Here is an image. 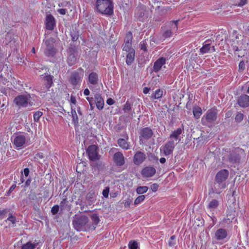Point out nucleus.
Returning <instances> with one entry per match:
<instances>
[{
    "label": "nucleus",
    "instance_id": "obj_1",
    "mask_svg": "<svg viewBox=\"0 0 249 249\" xmlns=\"http://www.w3.org/2000/svg\"><path fill=\"white\" fill-rule=\"evenodd\" d=\"M94 10L102 15L111 16L114 14L113 0H96Z\"/></svg>",
    "mask_w": 249,
    "mask_h": 249
},
{
    "label": "nucleus",
    "instance_id": "obj_2",
    "mask_svg": "<svg viewBox=\"0 0 249 249\" xmlns=\"http://www.w3.org/2000/svg\"><path fill=\"white\" fill-rule=\"evenodd\" d=\"M73 228L78 231H89V219L85 215L75 214L72 221Z\"/></svg>",
    "mask_w": 249,
    "mask_h": 249
},
{
    "label": "nucleus",
    "instance_id": "obj_3",
    "mask_svg": "<svg viewBox=\"0 0 249 249\" xmlns=\"http://www.w3.org/2000/svg\"><path fill=\"white\" fill-rule=\"evenodd\" d=\"M30 94L19 95L15 98L14 102L19 107H25L28 105L32 107L34 103L30 101Z\"/></svg>",
    "mask_w": 249,
    "mask_h": 249
},
{
    "label": "nucleus",
    "instance_id": "obj_4",
    "mask_svg": "<svg viewBox=\"0 0 249 249\" xmlns=\"http://www.w3.org/2000/svg\"><path fill=\"white\" fill-rule=\"evenodd\" d=\"M227 154L224 155L222 159L223 160L229 161L231 163H237L240 160V156L234 150H231V148H227L223 149Z\"/></svg>",
    "mask_w": 249,
    "mask_h": 249
},
{
    "label": "nucleus",
    "instance_id": "obj_5",
    "mask_svg": "<svg viewBox=\"0 0 249 249\" xmlns=\"http://www.w3.org/2000/svg\"><path fill=\"white\" fill-rule=\"evenodd\" d=\"M84 70L80 68L71 73L69 81L74 86L80 85L84 76Z\"/></svg>",
    "mask_w": 249,
    "mask_h": 249
},
{
    "label": "nucleus",
    "instance_id": "obj_6",
    "mask_svg": "<svg viewBox=\"0 0 249 249\" xmlns=\"http://www.w3.org/2000/svg\"><path fill=\"white\" fill-rule=\"evenodd\" d=\"M217 113L218 110L215 107L208 109L205 115L202 118V124H204L206 123H213L216 121Z\"/></svg>",
    "mask_w": 249,
    "mask_h": 249
},
{
    "label": "nucleus",
    "instance_id": "obj_7",
    "mask_svg": "<svg viewBox=\"0 0 249 249\" xmlns=\"http://www.w3.org/2000/svg\"><path fill=\"white\" fill-rule=\"evenodd\" d=\"M13 143L17 150L21 149L23 146L29 144L27 141L26 135L21 133L15 136Z\"/></svg>",
    "mask_w": 249,
    "mask_h": 249
},
{
    "label": "nucleus",
    "instance_id": "obj_8",
    "mask_svg": "<svg viewBox=\"0 0 249 249\" xmlns=\"http://www.w3.org/2000/svg\"><path fill=\"white\" fill-rule=\"evenodd\" d=\"M53 39L50 38L44 40L46 49L44 50V54L48 57H54L56 53L57 50L54 47Z\"/></svg>",
    "mask_w": 249,
    "mask_h": 249
},
{
    "label": "nucleus",
    "instance_id": "obj_9",
    "mask_svg": "<svg viewBox=\"0 0 249 249\" xmlns=\"http://www.w3.org/2000/svg\"><path fill=\"white\" fill-rule=\"evenodd\" d=\"M77 52V48L74 45H71L67 49V63L69 66L75 65L77 62L76 53Z\"/></svg>",
    "mask_w": 249,
    "mask_h": 249
},
{
    "label": "nucleus",
    "instance_id": "obj_10",
    "mask_svg": "<svg viewBox=\"0 0 249 249\" xmlns=\"http://www.w3.org/2000/svg\"><path fill=\"white\" fill-rule=\"evenodd\" d=\"M139 140L141 144H144L153 135L152 130L149 127H144L141 129L139 132Z\"/></svg>",
    "mask_w": 249,
    "mask_h": 249
},
{
    "label": "nucleus",
    "instance_id": "obj_11",
    "mask_svg": "<svg viewBox=\"0 0 249 249\" xmlns=\"http://www.w3.org/2000/svg\"><path fill=\"white\" fill-rule=\"evenodd\" d=\"M97 150L98 147L94 144L90 145L88 147L86 150V154L88 155L89 160L95 161L100 159Z\"/></svg>",
    "mask_w": 249,
    "mask_h": 249
},
{
    "label": "nucleus",
    "instance_id": "obj_12",
    "mask_svg": "<svg viewBox=\"0 0 249 249\" xmlns=\"http://www.w3.org/2000/svg\"><path fill=\"white\" fill-rule=\"evenodd\" d=\"M215 51L214 46L211 45V40H207L203 44L202 47L200 49V54H203L211 53Z\"/></svg>",
    "mask_w": 249,
    "mask_h": 249
},
{
    "label": "nucleus",
    "instance_id": "obj_13",
    "mask_svg": "<svg viewBox=\"0 0 249 249\" xmlns=\"http://www.w3.org/2000/svg\"><path fill=\"white\" fill-rule=\"evenodd\" d=\"M229 175V172L227 169H222L218 171L215 176V181L219 184L226 180Z\"/></svg>",
    "mask_w": 249,
    "mask_h": 249
},
{
    "label": "nucleus",
    "instance_id": "obj_14",
    "mask_svg": "<svg viewBox=\"0 0 249 249\" xmlns=\"http://www.w3.org/2000/svg\"><path fill=\"white\" fill-rule=\"evenodd\" d=\"M178 20H173L169 23L170 29L166 30L162 35L165 38L170 37L173 32L178 30Z\"/></svg>",
    "mask_w": 249,
    "mask_h": 249
},
{
    "label": "nucleus",
    "instance_id": "obj_15",
    "mask_svg": "<svg viewBox=\"0 0 249 249\" xmlns=\"http://www.w3.org/2000/svg\"><path fill=\"white\" fill-rule=\"evenodd\" d=\"M132 34L131 32H129L128 33H127L124 43L123 46V51L128 52L134 51V49L132 48Z\"/></svg>",
    "mask_w": 249,
    "mask_h": 249
},
{
    "label": "nucleus",
    "instance_id": "obj_16",
    "mask_svg": "<svg viewBox=\"0 0 249 249\" xmlns=\"http://www.w3.org/2000/svg\"><path fill=\"white\" fill-rule=\"evenodd\" d=\"M175 143L173 140L168 141L163 147V152L165 156H168L171 154L175 148Z\"/></svg>",
    "mask_w": 249,
    "mask_h": 249
},
{
    "label": "nucleus",
    "instance_id": "obj_17",
    "mask_svg": "<svg viewBox=\"0 0 249 249\" xmlns=\"http://www.w3.org/2000/svg\"><path fill=\"white\" fill-rule=\"evenodd\" d=\"M228 237L227 230L224 228L217 229L214 233V238L218 241H224Z\"/></svg>",
    "mask_w": 249,
    "mask_h": 249
},
{
    "label": "nucleus",
    "instance_id": "obj_18",
    "mask_svg": "<svg viewBox=\"0 0 249 249\" xmlns=\"http://www.w3.org/2000/svg\"><path fill=\"white\" fill-rule=\"evenodd\" d=\"M156 172V169L152 166H146L141 171V174L143 177L150 178L154 176Z\"/></svg>",
    "mask_w": 249,
    "mask_h": 249
},
{
    "label": "nucleus",
    "instance_id": "obj_19",
    "mask_svg": "<svg viewBox=\"0 0 249 249\" xmlns=\"http://www.w3.org/2000/svg\"><path fill=\"white\" fill-rule=\"evenodd\" d=\"M146 159L145 154L141 151H137L134 155L133 162L135 165L141 164Z\"/></svg>",
    "mask_w": 249,
    "mask_h": 249
},
{
    "label": "nucleus",
    "instance_id": "obj_20",
    "mask_svg": "<svg viewBox=\"0 0 249 249\" xmlns=\"http://www.w3.org/2000/svg\"><path fill=\"white\" fill-rule=\"evenodd\" d=\"M237 104L241 107H249V96L245 94H241L237 99Z\"/></svg>",
    "mask_w": 249,
    "mask_h": 249
},
{
    "label": "nucleus",
    "instance_id": "obj_21",
    "mask_svg": "<svg viewBox=\"0 0 249 249\" xmlns=\"http://www.w3.org/2000/svg\"><path fill=\"white\" fill-rule=\"evenodd\" d=\"M166 59L165 58L161 57L158 59L154 63L153 71L155 72H158L161 69L162 67L166 63Z\"/></svg>",
    "mask_w": 249,
    "mask_h": 249
},
{
    "label": "nucleus",
    "instance_id": "obj_22",
    "mask_svg": "<svg viewBox=\"0 0 249 249\" xmlns=\"http://www.w3.org/2000/svg\"><path fill=\"white\" fill-rule=\"evenodd\" d=\"M46 29L52 31L55 26V21L54 17L51 14L47 16L45 21Z\"/></svg>",
    "mask_w": 249,
    "mask_h": 249
},
{
    "label": "nucleus",
    "instance_id": "obj_23",
    "mask_svg": "<svg viewBox=\"0 0 249 249\" xmlns=\"http://www.w3.org/2000/svg\"><path fill=\"white\" fill-rule=\"evenodd\" d=\"M94 103L99 110H102L104 106V100L102 95L99 93L94 95Z\"/></svg>",
    "mask_w": 249,
    "mask_h": 249
},
{
    "label": "nucleus",
    "instance_id": "obj_24",
    "mask_svg": "<svg viewBox=\"0 0 249 249\" xmlns=\"http://www.w3.org/2000/svg\"><path fill=\"white\" fill-rule=\"evenodd\" d=\"M115 163L117 166H121L124 164V157L121 152H116L113 156Z\"/></svg>",
    "mask_w": 249,
    "mask_h": 249
},
{
    "label": "nucleus",
    "instance_id": "obj_25",
    "mask_svg": "<svg viewBox=\"0 0 249 249\" xmlns=\"http://www.w3.org/2000/svg\"><path fill=\"white\" fill-rule=\"evenodd\" d=\"M53 76L51 75H46L44 77V80L45 81L44 85L45 87L44 88L45 89L43 91V92L45 93L47 90L49 89L52 86L53 82Z\"/></svg>",
    "mask_w": 249,
    "mask_h": 249
},
{
    "label": "nucleus",
    "instance_id": "obj_26",
    "mask_svg": "<svg viewBox=\"0 0 249 249\" xmlns=\"http://www.w3.org/2000/svg\"><path fill=\"white\" fill-rule=\"evenodd\" d=\"M91 220L92 222L89 221V227H90V231H93L95 230L100 219L96 214H94L91 216Z\"/></svg>",
    "mask_w": 249,
    "mask_h": 249
},
{
    "label": "nucleus",
    "instance_id": "obj_27",
    "mask_svg": "<svg viewBox=\"0 0 249 249\" xmlns=\"http://www.w3.org/2000/svg\"><path fill=\"white\" fill-rule=\"evenodd\" d=\"M184 126L182 125L181 127L178 128L177 129L174 130L170 135L169 138L177 140L179 136L184 132Z\"/></svg>",
    "mask_w": 249,
    "mask_h": 249
},
{
    "label": "nucleus",
    "instance_id": "obj_28",
    "mask_svg": "<svg viewBox=\"0 0 249 249\" xmlns=\"http://www.w3.org/2000/svg\"><path fill=\"white\" fill-rule=\"evenodd\" d=\"M98 75L96 72H92L89 75V82L90 84L95 85L98 83Z\"/></svg>",
    "mask_w": 249,
    "mask_h": 249
},
{
    "label": "nucleus",
    "instance_id": "obj_29",
    "mask_svg": "<svg viewBox=\"0 0 249 249\" xmlns=\"http://www.w3.org/2000/svg\"><path fill=\"white\" fill-rule=\"evenodd\" d=\"M127 53L125 62L127 65L130 66L134 61L135 51L134 50Z\"/></svg>",
    "mask_w": 249,
    "mask_h": 249
},
{
    "label": "nucleus",
    "instance_id": "obj_30",
    "mask_svg": "<svg viewBox=\"0 0 249 249\" xmlns=\"http://www.w3.org/2000/svg\"><path fill=\"white\" fill-rule=\"evenodd\" d=\"M71 113L72 116V122L74 125H77L78 124V117L76 113V108L72 105L71 106Z\"/></svg>",
    "mask_w": 249,
    "mask_h": 249
},
{
    "label": "nucleus",
    "instance_id": "obj_31",
    "mask_svg": "<svg viewBox=\"0 0 249 249\" xmlns=\"http://www.w3.org/2000/svg\"><path fill=\"white\" fill-rule=\"evenodd\" d=\"M193 113L194 117L198 119L202 114V110L199 107L196 106L193 108Z\"/></svg>",
    "mask_w": 249,
    "mask_h": 249
},
{
    "label": "nucleus",
    "instance_id": "obj_32",
    "mask_svg": "<svg viewBox=\"0 0 249 249\" xmlns=\"http://www.w3.org/2000/svg\"><path fill=\"white\" fill-rule=\"evenodd\" d=\"M117 143L119 146L124 149L127 150L129 149V146L128 142L124 139H119L118 140Z\"/></svg>",
    "mask_w": 249,
    "mask_h": 249
},
{
    "label": "nucleus",
    "instance_id": "obj_33",
    "mask_svg": "<svg viewBox=\"0 0 249 249\" xmlns=\"http://www.w3.org/2000/svg\"><path fill=\"white\" fill-rule=\"evenodd\" d=\"M163 95V90L160 89H156L151 96V99H159Z\"/></svg>",
    "mask_w": 249,
    "mask_h": 249
},
{
    "label": "nucleus",
    "instance_id": "obj_34",
    "mask_svg": "<svg viewBox=\"0 0 249 249\" xmlns=\"http://www.w3.org/2000/svg\"><path fill=\"white\" fill-rule=\"evenodd\" d=\"M36 246L37 245L36 243L28 242L21 246V249H35Z\"/></svg>",
    "mask_w": 249,
    "mask_h": 249
},
{
    "label": "nucleus",
    "instance_id": "obj_35",
    "mask_svg": "<svg viewBox=\"0 0 249 249\" xmlns=\"http://www.w3.org/2000/svg\"><path fill=\"white\" fill-rule=\"evenodd\" d=\"M219 206V202L216 199L212 200L208 205V208L210 209H214Z\"/></svg>",
    "mask_w": 249,
    "mask_h": 249
},
{
    "label": "nucleus",
    "instance_id": "obj_36",
    "mask_svg": "<svg viewBox=\"0 0 249 249\" xmlns=\"http://www.w3.org/2000/svg\"><path fill=\"white\" fill-rule=\"evenodd\" d=\"M71 37V40L73 42H75L77 41L79 36V33L78 31L76 30H73L71 32L70 34Z\"/></svg>",
    "mask_w": 249,
    "mask_h": 249
},
{
    "label": "nucleus",
    "instance_id": "obj_37",
    "mask_svg": "<svg viewBox=\"0 0 249 249\" xmlns=\"http://www.w3.org/2000/svg\"><path fill=\"white\" fill-rule=\"evenodd\" d=\"M128 249H138V243L135 240H130L128 244Z\"/></svg>",
    "mask_w": 249,
    "mask_h": 249
},
{
    "label": "nucleus",
    "instance_id": "obj_38",
    "mask_svg": "<svg viewBox=\"0 0 249 249\" xmlns=\"http://www.w3.org/2000/svg\"><path fill=\"white\" fill-rule=\"evenodd\" d=\"M148 190L147 186H139L136 189V193L139 195H142L146 193Z\"/></svg>",
    "mask_w": 249,
    "mask_h": 249
},
{
    "label": "nucleus",
    "instance_id": "obj_39",
    "mask_svg": "<svg viewBox=\"0 0 249 249\" xmlns=\"http://www.w3.org/2000/svg\"><path fill=\"white\" fill-rule=\"evenodd\" d=\"M145 195H141L138 196L134 201V205H138L141 202H143L145 198Z\"/></svg>",
    "mask_w": 249,
    "mask_h": 249
},
{
    "label": "nucleus",
    "instance_id": "obj_40",
    "mask_svg": "<svg viewBox=\"0 0 249 249\" xmlns=\"http://www.w3.org/2000/svg\"><path fill=\"white\" fill-rule=\"evenodd\" d=\"M244 114L241 112L237 113L235 117V121L236 123H240L243 119Z\"/></svg>",
    "mask_w": 249,
    "mask_h": 249
},
{
    "label": "nucleus",
    "instance_id": "obj_41",
    "mask_svg": "<svg viewBox=\"0 0 249 249\" xmlns=\"http://www.w3.org/2000/svg\"><path fill=\"white\" fill-rule=\"evenodd\" d=\"M43 115V113L41 111H37L35 112L34 114V120L35 122H38L40 117Z\"/></svg>",
    "mask_w": 249,
    "mask_h": 249
},
{
    "label": "nucleus",
    "instance_id": "obj_42",
    "mask_svg": "<svg viewBox=\"0 0 249 249\" xmlns=\"http://www.w3.org/2000/svg\"><path fill=\"white\" fill-rule=\"evenodd\" d=\"M123 110L124 112H128L131 110V104L127 101L124 104L123 108Z\"/></svg>",
    "mask_w": 249,
    "mask_h": 249
},
{
    "label": "nucleus",
    "instance_id": "obj_43",
    "mask_svg": "<svg viewBox=\"0 0 249 249\" xmlns=\"http://www.w3.org/2000/svg\"><path fill=\"white\" fill-rule=\"evenodd\" d=\"M176 236L175 235H173L171 236L169 239V240L168 241V245L170 247H173L176 244Z\"/></svg>",
    "mask_w": 249,
    "mask_h": 249
},
{
    "label": "nucleus",
    "instance_id": "obj_44",
    "mask_svg": "<svg viewBox=\"0 0 249 249\" xmlns=\"http://www.w3.org/2000/svg\"><path fill=\"white\" fill-rule=\"evenodd\" d=\"M147 43L146 40H142L140 43L141 49L143 50L144 52H146L147 51Z\"/></svg>",
    "mask_w": 249,
    "mask_h": 249
},
{
    "label": "nucleus",
    "instance_id": "obj_45",
    "mask_svg": "<svg viewBox=\"0 0 249 249\" xmlns=\"http://www.w3.org/2000/svg\"><path fill=\"white\" fill-rule=\"evenodd\" d=\"M59 209V206L58 205H54L51 209V213L53 215L56 214Z\"/></svg>",
    "mask_w": 249,
    "mask_h": 249
},
{
    "label": "nucleus",
    "instance_id": "obj_46",
    "mask_svg": "<svg viewBox=\"0 0 249 249\" xmlns=\"http://www.w3.org/2000/svg\"><path fill=\"white\" fill-rule=\"evenodd\" d=\"M248 3V0H237L236 5L239 7H243Z\"/></svg>",
    "mask_w": 249,
    "mask_h": 249
},
{
    "label": "nucleus",
    "instance_id": "obj_47",
    "mask_svg": "<svg viewBox=\"0 0 249 249\" xmlns=\"http://www.w3.org/2000/svg\"><path fill=\"white\" fill-rule=\"evenodd\" d=\"M7 220L10 221L13 224H15L16 222V218L14 216L12 213H9L8 217L7 218Z\"/></svg>",
    "mask_w": 249,
    "mask_h": 249
},
{
    "label": "nucleus",
    "instance_id": "obj_48",
    "mask_svg": "<svg viewBox=\"0 0 249 249\" xmlns=\"http://www.w3.org/2000/svg\"><path fill=\"white\" fill-rule=\"evenodd\" d=\"M67 202V198L66 196H65V197L63 198V200L61 201L60 203L59 207H60L62 210L65 209V205Z\"/></svg>",
    "mask_w": 249,
    "mask_h": 249
},
{
    "label": "nucleus",
    "instance_id": "obj_49",
    "mask_svg": "<svg viewBox=\"0 0 249 249\" xmlns=\"http://www.w3.org/2000/svg\"><path fill=\"white\" fill-rule=\"evenodd\" d=\"M109 192V187H106L103 191L102 194L104 197L107 198Z\"/></svg>",
    "mask_w": 249,
    "mask_h": 249
},
{
    "label": "nucleus",
    "instance_id": "obj_50",
    "mask_svg": "<svg viewBox=\"0 0 249 249\" xmlns=\"http://www.w3.org/2000/svg\"><path fill=\"white\" fill-rule=\"evenodd\" d=\"M8 81L7 78L4 77L2 74L0 75V84L5 85Z\"/></svg>",
    "mask_w": 249,
    "mask_h": 249
},
{
    "label": "nucleus",
    "instance_id": "obj_51",
    "mask_svg": "<svg viewBox=\"0 0 249 249\" xmlns=\"http://www.w3.org/2000/svg\"><path fill=\"white\" fill-rule=\"evenodd\" d=\"M71 106L72 105L74 107L76 106V100L74 96L71 95L70 97Z\"/></svg>",
    "mask_w": 249,
    "mask_h": 249
},
{
    "label": "nucleus",
    "instance_id": "obj_52",
    "mask_svg": "<svg viewBox=\"0 0 249 249\" xmlns=\"http://www.w3.org/2000/svg\"><path fill=\"white\" fill-rule=\"evenodd\" d=\"M16 187V184H13L9 188V190L6 193V196H8L10 195L11 193L14 190L15 188Z\"/></svg>",
    "mask_w": 249,
    "mask_h": 249
},
{
    "label": "nucleus",
    "instance_id": "obj_53",
    "mask_svg": "<svg viewBox=\"0 0 249 249\" xmlns=\"http://www.w3.org/2000/svg\"><path fill=\"white\" fill-rule=\"evenodd\" d=\"M132 202V200L130 198H127L125 200L124 202V207L125 208L129 207L131 203Z\"/></svg>",
    "mask_w": 249,
    "mask_h": 249
},
{
    "label": "nucleus",
    "instance_id": "obj_54",
    "mask_svg": "<svg viewBox=\"0 0 249 249\" xmlns=\"http://www.w3.org/2000/svg\"><path fill=\"white\" fill-rule=\"evenodd\" d=\"M159 188V185L157 183H154L151 185V189L153 192H156Z\"/></svg>",
    "mask_w": 249,
    "mask_h": 249
},
{
    "label": "nucleus",
    "instance_id": "obj_55",
    "mask_svg": "<svg viewBox=\"0 0 249 249\" xmlns=\"http://www.w3.org/2000/svg\"><path fill=\"white\" fill-rule=\"evenodd\" d=\"M233 50L235 52V54L236 55H237L238 57H242V56H243L244 54H240L239 53H238V52H239V51H240L238 47H237V46H234L233 47Z\"/></svg>",
    "mask_w": 249,
    "mask_h": 249
},
{
    "label": "nucleus",
    "instance_id": "obj_56",
    "mask_svg": "<svg viewBox=\"0 0 249 249\" xmlns=\"http://www.w3.org/2000/svg\"><path fill=\"white\" fill-rule=\"evenodd\" d=\"M94 193H89L87 195V198L90 201H93L94 199Z\"/></svg>",
    "mask_w": 249,
    "mask_h": 249
},
{
    "label": "nucleus",
    "instance_id": "obj_57",
    "mask_svg": "<svg viewBox=\"0 0 249 249\" xmlns=\"http://www.w3.org/2000/svg\"><path fill=\"white\" fill-rule=\"evenodd\" d=\"M239 70L243 71L245 69V65L243 61L240 62L239 64Z\"/></svg>",
    "mask_w": 249,
    "mask_h": 249
},
{
    "label": "nucleus",
    "instance_id": "obj_58",
    "mask_svg": "<svg viewBox=\"0 0 249 249\" xmlns=\"http://www.w3.org/2000/svg\"><path fill=\"white\" fill-rule=\"evenodd\" d=\"M67 12V9L64 8H61L58 10V12L62 15H64L66 14Z\"/></svg>",
    "mask_w": 249,
    "mask_h": 249
},
{
    "label": "nucleus",
    "instance_id": "obj_59",
    "mask_svg": "<svg viewBox=\"0 0 249 249\" xmlns=\"http://www.w3.org/2000/svg\"><path fill=\"white\" fill-rule=\"evenodd\" d=\"M86 99L89 102V105H90V104H95L94 103V97L92 98V97H87Z\"/></svg>",
    "mask_w": 249,
    "mask_h": 249
},
{
    "label": "nucleus",
    "instance_id": "obj_60",
    "mask_svg": "<svg viewBox=\"0 0 249 249\" xmlns=\"http://www.w3.org/2000/svg\"><path fill=\"white\" fill-rule=\"evenodd\" d=\"M76 109L77 110V113L80 116H83V113L81 111V108L79 106H75Z\"/></svg>",
    "mask_w": 249,
    "mask_h": 249
},
{
    "label": "nucleus",
    "instance_id": "obj_61",
    "mask_svg": "<svg viewBox=\"0 0 249 249\" xmlns=\"http://www.w3.org/2000/svg\"><path fill=\"white\" fill-rule=\"evenodd\" d=\"M30 170L28 168H25L23 170V172H22L25 177H28L29 175Z\"/></svg>",
    "mask_w": 249,
    "mask_h": 249
},
{
    "label": "nucleus",
    "instance_id": "obj_62",
    "mask_svg": "<svg viewBox=\"0 0 249 249\" xmlns=\"http://www.w3.org/2000/svg\"><path fill=\"white\" fill-rule=\"evenodd\" d=\"M29 198L32 200H35L36 198V195L34 193L29 195Z\"/></svg>",
    "mask_w": 249,
    "mask_h": 249
},
{
    "label": "nucleus",
    "instance_id": "obj_63",
    "mask_svg": "<svg viewBox=\"0 0 249 249\" xmlns=\"http://www.w3.org/2000/svg\"><path fill=\"white\" fill-rule=\"evenodd\" d=\"M114 103V101L112 98H110L107 99V103L109 106L112 105Z\"/></svg>",
    "mask_w": 249,
    "mask_h": 249
},
{
    "label": "nucleus",
    "instance_id": "obj_64",
    "mask_svg": "<svg viewBox=\"0 0 249 249\" xmlns=\"http://www.w3.org/2000/svg\"><path fill=\"white\" fill-rule=\"evenodd\" d=\"M31 178H29L27 179L25 182V183L24 184V187H28L31 184Z\"/></svg>",
    "mask_w": 249,
    "mask_h": 249
}]
</instances>
